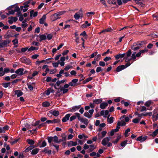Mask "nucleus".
<instances>
[{
	"instance_id": "23",
	"label": "nucleus",
	"mask_w": 158,
	"mask_h": 158,
	"mask_svg": "<svg viewBox=\"0 0 158 158\" xmlns=\"http://www.w3.org/2000/svg\"><path fill=\"white\" fill-rule=\"evenodd\" d=\"M11 84V82H3L2 83L1 85L3 86L5 88H7L9 86H10Z\"/></svg>"
},
{
	"instance_id": "4",
	"label": "nucleus",
	"mask_w": 158,
	"mask_h": 158,
	"mask_svg": "<svg viewBox=\"0 0 158 158\" xmlns=\"http://www.w3.org/2000/svg\"><path fill=\"white\" fill-rule=\"evenodd\" d=\"M126 123H125L123 120H122L121 121H118L116 129H117V130L119 131V129L120 128V126H124L126 125Z\"/></svg>"
},
{
	"instance_id": "52",
	"label": "nucleus",
	"mask_w": 158,
	"mask_h": 158,
	"mask_svg": "<svg viewBox=\"0 0 158 158\" xmlns=\"http://www.w3.org/2000/svg\"><path fill=\"white\" fill-rule=\"evenodd\" d=\"M81 120V122L84 123L88 121V119L86 118H82V119Z\"/></svg>"
},
{
	"instance_id": "34",
	"label": "nucleus",
	"mask_w": 158,
	"mask_h": 158,
	"mask_svg": "<svg viewBox=\"0 0 158 158\" xmlns=\"http://www.w3.org/2000/svg\"><path fill=\"white\" fill-rule=\"evenodd\" d=\"M127 140H126L122 142L120 144L121 146L124 147L127 143Z\"/></svg>"
},
{
	"instance_id": "10",
	"label": "nucleus",
	"mask_w": 158,
	"mask_h": 158,
	"mask_svg": "<svg viewBox=\"0 0 158 158\" xmlns=\"http://www.w3.org/2000/svg\"><path fill=\"white\" fill-rule=\"evenodd\" d=\"M15 95H17L18 97H20L23 95V93L20 90H17L14 91Z\"/></svg>"
},
{
	"instance_id": "26",
	"label": "nucleus",
	"mask_w": 158,
	"mask_h": 158,
	"mask_svg": "<svg viewBox=\"0 0 158 158\" xmlns=\"http://www.w3.org/2000/svg\"><path fill=\"white\" fill-rule=\"evenodd\" d=\"M110 115V114H109L108 115V122L110 124H111L113 122V119L114 118L113 117H111L110 118H109V117Z\"/></svg>"
},
{
	"instance_id": "48",
	"label": "nucleus",
	"mask_w": 158,
	"mask_h": 158,
	"mask_svg": "<svg viewBox=\"0 0 158 158\" xmlns=\"http://www.w3.org/2000/svg\"><path fill=\"white\" fill-rule=\"evenodd\" d=\"M76 116V117H77L78 119L79 120L81 121V119H82V118H80V114L79 113H74Z\"/></svg>"
},
{
	"instance_id": "28",
	"label": "nucleus",
	"mask_w": 158,
	"mask_h": 158,
	"mask_svg": "<svg viewBox=\"0 0 158 158\" xmlns=\"http://www.w3.org/2000/svg\"><path fill=\"white\" fill-rule=\"evenodd\" d=\"M93 77H89L86 79L84 81H83V82H82V83L84 84H85L86 83L91 81Z\"/></svg>"
},
{
	"instance_id": "29",
	"label": "nucleus",
	"mask_w": 158,
	"mask_h": 158,
	"mask_svg": "<svg viewBox=\"0 0 158 158\" xmlns=\"http://www.w3.org/2000/svg\"><path fill=\"white\" fill-rule=\"evenodd\" d=\"M130 131L131 130L129 128H128L127 130H125L124 134V135L125 137H127L128 136V132H130Z\"/></svg>"
},
{
	"instance_id": "61",
	"label": "nucleus",
	"mask_w": 158,
	"mask_h": 158,
	"mask_svg": "<svg viewBox=\"0 0 158 158\" xmlns=\"http://www.w3.org/2000/svg\"><path fill=\"white\" fill-rule=\"evenodd\" d=\"M17 77H18L17 74H13L11 75L10 76V77L11 79H14L16 78Z\"/></svg>"
},
{
	"instance_id": "17",
	"label": "nucleus",
	"mask_w": 158,
	"mask_h": 158,
	"mask_svg": "<svg viewBox=\"0 0 158 158\" xmlns=\"http://www.w3.org/2000/svg\"><path fill=\"white\" fill-rule=\"evenodd\" d=\"M10 69L8 68H5L4 69V71L0 73V77L4 75L6 73H8L10 71Z\"/></svg>"
},
{
	"instance_id": "19",
	"label": "nucleus",
	"mask_w": 158,
	"mask_h": 158,
	"mask_svg": "<svg viewBox=\"0 0 158 158\" xmlns=\"http://www.w3.org/2000/svg\"><path fill=\"white\" fill-rule=\"evenodd\" d=\"M39 36L40 38L39 41L40 42H41L43 40H45L47 39L46 36L44 34H40Z\"/></svg>"
},
{
	"instance_id": "47",
	"label": "nucleus",
	"mask_w": 158,
	"mask_h": 158,
	"mask_svg": "<svg viewBox=\"0 0 158 158\" xmlns=\"http://www.w3.org/2000/svg\"><path fill=\"white\" fill-rule=\"evenodd\" d=\"M2 128H3V133H5V131L6 130H7L9 129V127L8 125H6L4 127H2Z\"/></svg>"
},
{
	"instance_id": "1",
	"label": "nucleus",
	"mask_w": 158,
	"mask_h": 158,
	"mask_svg": "<svg viewBox=\"0 0 158 158\" xmlns=\"http://www.w3.org/2000/svg\"><path fill=\"white\" fill-rule=\"evenodd\" d=\"M47 139L48 140V142L50 146H51V144L52 143V140L56 143H57L58 142V138L56 135H55L53 137L52 136H48L47 137Z\"/></svg>"
},
{
	"instance_id": "2",
	"label": "nucleus",
	"mask_w": 158,
	"mask_h": 158,
	"mask_svg": "<svg viewBox=\"0 0 158 158\" xmlns=\"http://www.w3.org/2000/svg\"><path fill=\"white\" fill-rule=\"evenodd\" d=\"M20 60L21 62L26 64H27L31 65V62L30 59L27 58L25 56L23 57L20 58Z\"/></svg>"
},
{
	"instance_id": "44",
	"label": "nucleus",
	"mask_w": 158,
	"mask_h": 158,
	"mask_svg": "<svg viewBox=\"0 0 158 158\" xmlns=\"http://www.w3.org/2000/svg\"><path fill=\"white\" fill-rule=\"evenodd\" d=\"M151 103V101L149 100L146 102L145 103V105L147 107H149Z\"/></svg>"
},
{
	"instance_id": "16",
	"label": "nucleus",
	"mask_w": 158,
	"mask_h": 158,
	"mask_svg": "<svg viewBox=\"0 0 158 158\" xmlns=\"http://www.w3.org/2000/svg\"><path fill=\"white\" fill-rule=\"evenodd\" d=\"M81 105L76 106H73L72 108L70 110V111L73 112L79 109L81 107Z\"/></svg>"
},
{
	"instance_id": "45",
	"label": "nucleus",
	"mask_w": 158,
	"mask_h": 158,
	"mask_svg": "<svg viewBox=\"0 0 158 158\" xmlns=\"http://www.w3.org/2000/svg\"><path fill=\"white\" fill-rule=\"evenodd\" d=\"M46 37L48 40H49L52 39L53 35L51 34H49L47 35Z\"/></svg>"
},
{
	"instance_id": "18",
	"label": "nucleus",
	"mask_w": 158,
	"mask_h": 158,
	"mask_svg": "<svg viewBox=\"0 0 158 158\" xmlns=\"http://www.w3.org/2000/svg\"><path fill=\"white\" fill-rule=\"evenodd\" d=\"M102 101V99L101 98H100L93 100V102L94 103V104H99L101 103Z\"/></svg>"
},
{
	"instance_id": "35",
	"label": "nucleus",
	"mask_w": 158,
	"mask_h": 158,
	"mask_svg": "<svg viewBox=\"0 0 158 158\" xmlns=\"http://www.w3.org/2000/svg\"><path fill=\"white\" fill-rule=\"evenodd\" d=\"M136 54V52H134L132 53L131 56V59H132V60H135L136 58V57H137Z\"/></svg>"
},
{
	"instance_id": "24",
	"label": "nucleus",
	"mask_w": 158,
	"mask_h": 158,
	"mask_svg": "<svg viewBox=\"0 0 158 158\" xmlns=\"http://www.w3.org/2000/svg\"><path fill=\"white\" fill-rule=\"evenodd\" d=\"M39 150V148H36L33 149L31 151V154L32 155H36V154Z\"/></svg>"
},
{
	"instance_id": "39",
	"label": "nucleus",
	"mask_w": 158,
	"mask_h": 158,
	"mask_svg": "<svg viewBox=\"0 0 158 158\" xmlns=\"http://www.w3.org/2000/svg\"><path fill=\"white\" fill-rule=\"evenodd\" d=\"M28 26V24L26 23L24 21H23L21 25L22 27L23 28H24Z\"/></svg>"
},
{
	"instance_id": "58",
	"label": "nucleus",
	"mask_w": 158,
	"mask_h": 158,
	"mask_svg": "<svg viewBox=\"0 0 158 158\" xmlns=\"http://www.w3.org/2000/svg\"><path fill=\"white\" fill-rule=\"evenodd\" d=\"M136 3L142 7H143L145 5L142 2H137Z\"/></svg>"
},
{
	"instance_id": "20",
	"label": "nucleus",
	"mask_w": 158,
	"mask_h": 158,
	"mask_svg": "<svg viewBox=\"0 0 158 158\" xmlns=\"http://www.w3.org/2000/svg\"><path fill=\"white\" fill-rule=\"evenodd\" d=\"M131 49H129V50L125 53L126 56L124 57V59H127L130 57L131 54Z\"/></svg>"
},
{
	"instance_id": "32",
	"label": "nucleus",
	"mask_w": 158,
	"mask_h": 158,
	"mask_svg": "<svg viewBox=\"0 0 158 158\" xmlns=\"http://www.w3.org/2000/svg\"><path fill=\"white\" fill-rule=\"evenodd\" d=\"M69 90L68 89H64L63 87L60 88V91H63V93L65 94L67 93Z\"/></svg>"
},
{
	"instance_id": "56",
	"label": "nucleus",
	"mask_w": 158,
	"mask_h": 158,
	"mask_svg": "<svg viewBox=\"0 0 158 158\" xmlns=\"http://www.w3.org/2000/svg\"><path fill=\"white\" fill-rule=\"evenodd\" d=\"M69 86L74 87H75L77 85V84H73L72 81L69 83Z\"/></svg>"
},
{
	"instance_id": "60",
	"label": "nucleus",
	"mask_w": 158,
	"mask_h": 158,
	"mask_svg": "<svg viewBox=\"0 0 158 158\" xmlns=\"http://www.w3.org/2000/svg\"><path fill=\"white\" fill-rule=\"evenodd\" d=\"M15 13L14 11L13 10H11L8 12V13H6V15H14Z\"/></svg>"
},
{
	"instance_id": "14",
	"label": "nucleus",
	"mask_w": 158,
	"mask_h": 158,
	"mask_svg": "<svg viewBox=\"0 0 158 158\" xmlns=\"http://www.w3.org/2000/svg\"><path fill=\"white\" fill-rule=\"evenodd\" d=\"M70 114H68L65 115V116L63 118L62 120L63 122H65L67 120H69L70 116Z\"/></svg>"
},
{
	"instance_id": "7",
	"label": "nucleus",
	"mask_w": 158,
	"mask_h": 158,
	"mask_svg": "<svg viewBox=\"0 0 158 158\" xmlns=\"http://www.w3.org/2000/svg\"><path fill=\"white\" fill-rule=\"evenodd\" d=\"M125 68V66L124 65H119L117 67L116 70L114 71V72L116 71L117 72H118L124 69Z\"/></svg>"
},
{
	"instance_id": "22",
	"label": "nucleus",
	"mask_w": 158,
	"mask_h": 158,
	"mask_svg": "<svg viewBox=\"0 0 158 158\" xmlns=\"http://www.w3.org/2000/svg\"><path fill=\"white\" fill-rule=\"evenodd\" d=\"M26 141L28 144L30 145H33L35 143L34 140L29 139H27L26 140Z\"/></svg>"
},
{
	"instance_id": "21",
	"label": "nucleus",
	"mask_w": 158,
	"mask_h": 158,
	"mask_svg": "<svg viewBox=\"0 0 158 158\" xmlns=\"http://www.w3.org/2000/svg\"><path fill=\"white\" fill-rule=\"evenodd\" d=\"M89 147H94V144L88 145L85 143L84 145L83 148L84 150H87L88 149Z\"/></svg>"
},
{
	"instance_id": "63",
	"label": "nucleus",
	"mask_w": 158,
	"mask_h": 158,
	"mask_svg": "<svg viewBox=\"0 0 158 158\" xmlns=\"http://www.w3.org/2000/svg\"><path fill=\"white\" fill-rule=\"evenodd\" d=\"M19 10H20V8L19 7V6H16L15 7V10H13L14 11V12H15L19 11Z\"/></svg>"
},
{
	"instance_id": "49",
	"label": "nucleus",
	"mask_w": 158,
	"mask_h": 158,
	"mask_svg": "<svg viewBox=\"0 0 158 158\" xmlns=\"http://www.w3.org/2000/svg\"><path fill=\"white\" fill-rule=\"evenodd\" d=\"M95 149V148L94 147H90L89 149L86 152L87 153H89L93 152Z\"/></svg>"
},
{
	"instance_id": "37",
	"label": "nucleus",
	"mask_w": 158,
	"mask_h": 158,
	"mask_svg": "<svg viewBox=\"0 0 158 158\" xmlns=\"http://www.w3.org/2000/svg\"><path fill=\"white\" fill-rule=\"evenodd\" d=\"M101 57V55L99 54L97 55V56L94 58V60L97 61H98Z\"/></svg>"
},
{
	"instance_id": "50",
	"label": "nucleus",
	"mask_w": 158,
	"mask_h": 158,
	"mask_svg": "<svg viewBox=\"0 0 158 158\" xmlns=\"http://www.w3.org/2000/svg\"><path fill=\"white\" fill-rule=\"evenodd\" d=\"M73 68V66L71 65H68L66 66V67L64 68V70L65 71H68V70L70 68Z\"/></svg>"
},
{
	"instance_id": "46",
	"label": "nucleus",
	"mask_w": 158,
	"mask_h": 158,
	"mask_svg": "<svg viewBox=\"0 0 158 158\" xmlns=\"http://www.w3.org/2000/svg\"><path fill=\"white\" fill-rule=\"evenodd\" d=\"M21 80V79H17L11 82V83L12 85H14L18 81Z\"/></svg>"
},
{
	"instance_id": "6",
	"label": "nucleus",
	"mask_w": 158,
	"mask_h": 158,
	"mask_svg": "<svg viewBox=\"0 0 158 158\" xmlns=\"http://www.w3.org/2000/svg\"><path fill=\"white\" fill-rule=\"evenodd\" d=\"M14 37V34L11 31L8 30L7 33V34L4 36L6 38H9L10 37Z\"/></svg>"
},
{
	"instance_id": "51",
	"label": "nucleus",
	"mask_w": 158,
	"mask_h": 158,
	"mask_svg": "<svg viewBox=\"0 0 158 158\" xmlns=\"http://www.w3.org/2000/svg\"><path fill=\"white\" fill-rule=\"evenodd\" d=\"M45 124V123H42L41 124H40L38 125V127H37V128L40 129V128L44 126Z\"/></svg>"
},
{
	"instance_id": "15",
	"label": "nucleus",
	"mask_w": 158,
	"mask_h": 158,
	"mask_svg": "<svg viewBox=\"0 0 158 158\" xmlns=\"http://www.w3.org/2000/svg\"><path fill=\"white\" fill-rule=\"evenodd\" d=\"M46 19V15H44L39 20V23L40 24H43L44 23V22Z\"/></svg>"
},
{
	"instance_id": "36",
	"label": "nucleus",
	"mask_w": 158,
	"mask_h": 158,
	"mask_svg": "<svg viewBox=\"0 0 158 158\" xmlns=\"http://www.w3.org/2000/svg\"><path fill=\"white\" fill-rule=\"evenodd\" d=\"M140 120V118H136L133 120L132 122L135 123H137L139 122V121Z\"/></svg>"
},
{
	"instance_id": "12",
	"label": "nucleus",
	"mask_w": 158,
	"mask_h": 158,
	"mask_svg": "<svg viewBox=\"0 0 158 158\" xmlns=\"http://www.w3.org/2000/svg\"><path fill=\"white\" fill-rule=\"evenodd\" d=\"M131 48L134 51L139 49L140 48L139 46H138L136 45V43H134L133 45L131 46Z\"/></svg>"
},
{
	"instance_id": "33",
	"label": "nucleus",
	"mask_w": 158,
	"mask_h": 158,
	"mask_svg": "<svg viewBox=\"0 0 158 158\" xmlns=\"http://www.w3.org/2000/svg\"><path fill=\"white\" fill-rule=\"evenodd\" d=\"M152 134H151L150 135H152L153 137L155 136L158 134V129L155 130L152 133Z\"/></svg>"
},
{
	"instance_id": "5",
	"label": "nucleus",
	"mask_w": 158,
	"mask_h": 158,
	"mask_svg": "<svg viewBox=\"0 0 158 158\" xmlns=\"http://www.w3.org/2000/svg\"><path fill=\"white\" fill-rule=\"evenodd\" d=\"M24 70V69L23 68H20L16 70L15 72V73L19 76H22L23 74V72Z\"/></svg>"
},
{
	"instance_id": "43",
	"label": "nucleus",
	"mask_w": 158,
	"mask_h": 158,
	"mask_svg": "<svg viewBox=\"0 0 158 158\" xmlns=\"http://www.w3.org/2000/svg\"><path fill=\"white\" fill-rule=\"evenodd\" d=\"M51 146H53L56 149V150L57 151H58L59 150V145H57L54 144L53 143H52L51 144Z\"/></svg>"
},
{
	"instance_id": "40",
	"label": "nucleus",
	"mask_w": 158,
	"mask_h": 158,
	"mask_svg": "<svg viewBox=\"0 0 158 158\" xmlns=\"http://www.w3.org/2000/svg\"><path fill=\"white\" fill-rule=\"evenodd\" d=\"M74 17L75 19L78 20L80 17V15H79V14L77 13L74 15Z\"/></svg>"
},
{
	"instance_id": "30",
	"label": "nucleus",
	"mask_w": 158,
	"mask_h": 158,
	"mask_svg": "<svg viewBox=\"0 0 158 158\" xmlns=\"http://www.w3.org/2000/svg\"><path fill=\"white\" fill-rule=\"evenodd\" d=\"M66 81L64 80H62L60 81H58L56 82V84L57 86H59L60 85L61 83H64V82Z\"/></svg>"
},
{
	"instance_id": "13",
	"label": "nucleus",
	"mask_w": 158,
	"mask_h": 158,
	"mask_svg": "<svg viewBox=\"0 0 158 158\" xmlns=\"http://www.w3.org/2000/svg\"><path fill=\"white\" fill-rule=\"evenodd\" d=\"M108 106V104L107 102H103L101 103L100 104V107L101 109H106V107Z\"/></svg>"
},
{
	"instance_id": "11",
	"label": "nucleus",
	"mask_w": 158,
	"mask_h": 158,
	"mask_svg": "<svg viewBox=\"0 0 158 158\" xmlns=\"http://www.w3.org/2000/svg\"><path fill=\"white\" fill-rule=\"evenodd\" d=\"M36 146L33 145H31L30 146L28 147V148H27L23 152H28L30 150H31L33 149L35 147H36Z\"/></svg>"
},
{
	"instance_id": "53",
	"label": "nucleus",
	"mask_w": 158,
	"mask_h": 158,
	"mask_svg": "<svg viewBox=\"0 0 158 158\" xmlns=\"http://www.w3.org/2000/svg\"><path fill=\"white\" fill-rule=\"evenodd\" d=\"M9 19H11L13 20V22H16L18 20V18L17 17H11L9 18Z\"/></svg>"
},
{
	"instance_id": "9",
	"label": "nucleus",
	"mask_w": 158,
	"mask_h": 158,
	"mask_svg": "<svg viewBox=\"0 0 158 158\" xmlns=\"http://www.w3.org/2000/svg\"><path fill=\"white\" fill-rule=\"evenodd\" d=\"M60 16V13L58 14V13H56L53 14L52 16V18L53 19V20H55L57 19H58L60 18L59 16Z\"/></svg>"
},
{
	"instance_id": "38",
	"label": "nucleus",
	"mask_w": 158,
	"mask_h": 158,
	"mask_svg": "<svg viewBox=\"0 0 158 158\" xmlns=\"http://www.w3.org/2000/svg\"><path fill=\"white\" fill-rule=\"evenodd\" d=\"M47 145V143L45 140L43 141L42 144L40 146V148H43L45 147Z\"/></svg>"
},
{
	"instance_id": "54",
	"label": "nucleus",
	"mask_w": 158,
	"mask_h": 158,
	"mask_svg": "<svg viewBox=\"0 0 158 158\" xmlns=\"http://www.w3.org/2000/svg\"><path fill=\"white\" fill-rule=\"evenodd\" d=\"M62 139L64 142H66V136L65 134L62 135Z\"/></svg>"
},
{
	"instance_id": "3",
	"label": "nucleus",
	"mask_w": 158,
	"mask_h": 158,
	"mask_svg": "<svg viewBox=\"0 0 158 158\" xmlns=\"http://www.w3.org/2000/svg\"><path fill=\"white\" fill-rule=\"evenodd\" d=\"M2 42H0V48H2L4 46H6L7 44L10 43L11 40H5L1 41Z\"/></svg>"
},
{
	"instance_id": "62",
	"label": "nucleus",
	"mask_w": 158,
	"mask_h": 158,
	"mask_svg": "<svg viewBox=\"0 0 158 158\" xmlns=\"http://www.w3.org/2000/svg\"><path fill=\"white\" fill-rule=\"evenodd\" d=\"M12 42L13 43V44L15 45L16 44H18V39L16 38L15 39L13 40L12 41Z\"/></svg>"
},
{
	"instance_id": "25",
	"label": "nucleus",
	"mask_w": 158,
	"mask_h": 158,
	"mask_svg": "<svg viewBox=\"0 0 158 158\" xmlns=\"http://www.w3.org/2000/svg\"><path fill=\"white\" fill-rule=\"evenodd\" d=\"M42 106L44 107H47L50 106V103L47 101L44 102L42 103Z\"/></svg>"
},
{
	"instance_id": "27",
	"label": "nucleus",
	"mask_w": 158,
	"mask_h": 158,
	"mask_svg": "<svg viewBox=\"0 0 158 158\" xmlns=\"http://www.w3.org/2000/svg\"><path fill=\"white\" fill-rule=\"evenodd\" d=\"M113 31V30L111 29V28H108L106 29H104L102 31L100 32V34H101L102 33H104L105 32H111Z\"/></svg>"
},
{
	"instance_id": "59",
	"label": "nucleus",
	"mask_w": 158,
	"mask_h": 158,
	"mask_svg": "<svg viewBox=\"0 0 158 158\" xmlns=\"http://www.w3.org/2000/svg\"><path fill=\"white\" fill-rule=\"evenodd\" d=\"M111 59V58L110 57H106L103 60L105 62H107L108 61L110 60Z\"/></svg>"
},
{
	"instance_id": "55",
	"label": "nucleus",
	"mask_w": 158,
	"mask_h": 158,
	"mask_svg": "<svg viewBox=\"0 0 158 158\" xmlns=\"http://www.w3.org/2000/svg\"><path fill=\"white\" fill-rule=\"evenodd\" d=\"M27 85H28V88L30 90L32 91L33 89V87L31 85H29L28 83H27Z\"/></svg>"
},
{
	"instance_id": "31",
	"label": "nucleus",
	"mask_w": 158,
	"mask_h": 158,
	"mask_svg": "<svg viewBox=\"0 0 158 158\" xmlns=\"http://www.w3.org/2000/svg\"><path fill=\"white\" fill-rule=\"evenodd\" d=\"M38 48H36L35 47L31 46L29 48H28V51L37 50L38 49Z\"/></svg>"
},
{
	"instance_id": "8",
	"label": "nucleus",
	"mask_w": 158,
	"mask_h": 158,
	"mask_svg": "<svg viewBox=\"0 0 158 158\" xmlns=\"http://www.w3.org/2000/svg\"><path fill=\"white\" fill-rule=\"evenodd\" d=\"M49 112L53 116L56 117L57 116L60 114V112L58 110H50Z\"/></svg>"
},
{
	"instance_id": "41",
	"label": "nucleus",
	"mask_w": 158,
	"mask_h": 158,
	"mask_svg": "<svg viewBox=\"0 0 158 158\" xmlns=\"http://www.w3.org/2000/svg\"><path fill=\"white\" fill-rule=\"evenodd\" d=\"M84 115L88 118H90L92 116V115H89L88 112H85L84 114Z\"/></svg>"
},
{
	"instance_id": "64",
	"label": "nucleus",
	"mask_w": 158,
	"mask_h": 158,
	"mask_svg": "<svg viewBox=\"0 0 158 158\" xmlns=\"http://www.w3.org/2000/svg\"><path fill=\"white\" fill-rule=\"evenodd\" d=\"M39 56V55L38 54H35L34 55H33L31 58L32 59H35L37 58Z\"/></svg>"
},
{
	"instance_id": "42",
	"label": "nucleus",
	"mask_w": 158,
	"mask_h": 158,
	"mask_svg": "<svg viewBox=\"0 0 158 158\" xmlns=\"http://www.w3.org/2000/svg\"><path fill=\"white\" fill-rule=\"evenodd\" d=\"M107 142L106 139L105 138L102 140V143L103 146H106L107 145Z\"/></svg>"
},
{
	"instance_id": "57",
	"label": "nucleus",
	"mask_w": 158,
	"mask_h": 158,
	"mask_svg": "<svg viewBox=\"0 0 158 158\" xmlns=\"http://www.w3.org/2000/svg\"><path fill=\"white\" fill-rule=\"evenodd\" d=\"M105 63L103 61H100L99 62V65L100 66L104 67L105 65Z\"/></svg>"
}]
</instances>
